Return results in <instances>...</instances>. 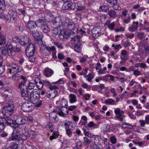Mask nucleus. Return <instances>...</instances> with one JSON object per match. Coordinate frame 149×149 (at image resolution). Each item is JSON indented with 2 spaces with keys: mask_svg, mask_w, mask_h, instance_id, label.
<instances>
[{
  "mask_svg": "<svg viewBox=\"0 0 149 149\" xmlns=\"http://www.w3.org/2000/svg\"><path fill=\"white\" fill-rule=\"evenodd\" d=\"M112 47H114L115 49H120L122 47L120 44L116 45L113 44H112Z\"/></svg>",
  "mask_w": 149,
  "mask_h": 149,
  "instance_id": "69168bd1",
  "label": "nucleus"
},
{
  "mask_svg": "<svg viewBox=\"0 0 149 149\" xmlns=\"http://www.w3.org/2000/svg\"><path fill=\"white\" fill-rule=\"evenodd\" d=\"M107 1L108 3L111 5L117 3V0H107Z\"/></svg>",
  "mask_w": 149,
  "mask_h": 149,
  "instance_id": "13d9d810",
  "label": "nucleus"
},
{
  "mask_svg": "<svg viewBox=\"0 0 149 149\" xmlns=\"http://www.w3.org/2000/svg\"><path fill=\"white\" fill-rule=\"evenodd\" d=\"M3 19L12 23L15 22L17 19V13L12 10L10 11L8 14L3 15Z\"/></svg>",
  "mask_w": 149,
  "mask_h": 149,
  "instance_id": "20e7f679",
  "label": "nucleus"
},
{
  "mask_svg": "<svg viewBox=\"0 0 149 149\" xmlns=\"http://www.w3.org/2000/svg\"><path fill=\"white\" fill-rule=\"evenodd\" d=\"M6 42V37L0 33V45H4Z\"/></svg>",
  "mask_w": 149,
  "mask_h": 149,
  "instance_id": "7c9ffc66",
  "label": "nucleus"
},
{
  "mask_svg": "<svg viewBox=\"0 0 149 149\" xmlns=\"http://www.w3.org/2000/svg\"><path fill=\"white\" fill-rule=\"evenodd\" d=\"M72 34H71L70 32H69L65 29L63 30L60 31L59 34V38L60 40H64L65 39H67L68 36H70Z\"/></svg>",
  "mask_w": 149,
  "mask_h": 149,
  "instance_id": "9d476101",
  "label": "nucleus"
},
{
  "mask_svg": "<svg viewBox=\"0 0 149 149\" xmlns=\"http://www.w3.org/2000/svg\"><path fill=\"white\" fill-rule=\"evenodd\" d=\"M106 149H115V146L112 144L109 143L106 146Z\"/></svg>",
  "mask_w": 149,
  "mask_h": 149,
  "instance_id": "5fc2aeb1",
  "label": "nucleus"
},
{
  "mask_svg": "<svg viewBox=\"0 0 149 149\" xmlns=\"http://www.w3.org/2000/svg\"><path fill=\"white\" fill-rule=\"evenodd\" d=\"M35 86V84L34 83L30 82L28 84V87H27V88L28 90V89L29 90H32L33 89Z\"/></svg>",
  "mask_w": 149,
  "mask_h": 149,
  "instance_id": "49530a36",
  "label": "nucleus"
},
{
  "mask_svg": "<svg viewBox=\"0 0 149 149\" xmlns=\"http://www.w3.org/2000/svg\"><path fill=\"white\" fill-rule=\"evenodd\" d=\"M133 24L131 26H129L128 27V29L131 32H134L138 29V25L139 24V22L137 21L135 22L133 21Z\"/></svg>",
  "mask_w": 149,
  "mask_h": 149,
  "instance_id": "dca6fc26",
  "label": "nucleus"
},
{
  "mask_svg": "<svg viewBox=\"0 0 149 149\" xmlns=\"http://www.w3.org/2000/svg\"><path fill=\"white\" fill-rule=\"evenodd\" d=\"M14 104L10 103H6L3 105L2 109V113L5 116H10L14 112Z\"/></svg>",
  "mask_w": 149,
  "mask_h": 149,
  "instance_id": "7ed1b4c3",
  "label": "nucleus"
},
{
  "mask_svg": "<svg viewBox=\"0 0 149 149\" xmlns=\"http://www.w3.org/2000/svg\"><path fill=\"white\" fill-rule=\"evenodd\" d=\"M112 7L113 9L115 10H120L121 9V8L119 6L118 4L117 3H116L115 4H113L112 5Z\"/></svg>",
  "mask_w": 149,
  "mask_h": 149,
  "instance_id": "603ef678",
  "label": "nucleus"
},
{
  "mask_svg": "<svg viewBox=\"0 0 149 149\" xmlns=\"http://www.w3.org/2000/svg\"><path fill=\"white\" fill-rule=\"evenodd\" d=\"M35 52V48L32 43L29 44L26 48V56L29 58V61L31 62H34L35 59L34 54Z\"/></svg>",
  "mask_w": 149,
  "mask_h": 149,
  "instance_id": "f03ea898",
  "label": "nucleus"
},
{
  "mask_svg": "<svg viewBox=\"0 0 149 149\" xmlns=\"http://www.w3.org/2000/svg\"><path fill=\"white\" fill-rule=\"evenodd\" d=\"M22 117L19 116H17L16 119L15 120L14 122L15 125H16L15 126V128H16L19 125V123L20 122L21 120Z\"/></svg>",
  "mask_w": 149,
  "mask_h": 149,
  "instance_id": "c756f323",
  "label": "nucleus"
},
{
  "mask_svg": "<svg viewBox=\"0 0 149 149\" xmlns=\"http://www.w3.org/2000/svg\"><path fill=\"white\" fill-rule=\"evenodd\" d=\"M138 66L144 69H147L148 68V67L146 65V64L143 63H139L138 64Z\"/></svg>",
  "mask_w": 149,
  "mask_h": 149,
  "instance_id": "de8ad7c7",
  "label": "nucleus"
},
{
  "mask_svg": "<svg viewBox=\"0 0 149 149\" xmlns=\"http://www.w3.org/2000/svg\"><path fill=\"white\" fill-rule=\"evenodd\" d=\"M77 108V106L76 105H72L69 106H68V107H66V109L68 111H74V109H76Z\"/></svg>",
  "mask_w": 149,
  "mask_h": 149,
  "instance_id": "8fccbe9b",
  "label": "nucleus"
},
{
  "mask_svg": "<svg viewBox=\"0 0 149 149\" xmlns=\"http://www.w3.org/2000/svg\"><path fill=\"white\" fill-rule=\"evenodd\" d=\"M91 149H102L95 143H94L92 146H91Z\"/></svg>",
  "mask_w": 149,
  "mask_h": 149,
  "instance_id": "774afa93",
  "label": "nucleus"
},
{
  "mask_svg": "<svg viewBox=\"0 0 149 149\" xmlns=\"http://www.w3.org/2000/svg\"><path fill=\"white\" fill-rule=\"evenodd\" d=\"M60 104L61 106L64 107L66 108L68 107V101L66 99L63 98L61 101Z\"/></svg>",
  "mask_w": 149,
  "mask_h": 149,
  "instance_id": "c85d7f7f",
  "label": "nucleus"
},
{
  "mask_svg": "<svg viewBox=\"0 0 149 149\" xmlns=\"http://www.w3.org/2000/svg\"><path fill=\"white\" fill-rule=\"evenodd\" d=\"M9 117L5 116L4 118H2L5 124L13 128H15V126L16 125H15L14 122L11 118H9Z\"/></svg>",
  "mask_w": 149,
  "mask_h": 149,
  "instance_id": "9b49d317",
  "label": "nucleus"
},
{
  "mask_svg": "<svg viewBox=\"0 0 149 149\" xmlns=\"http://www.w3.org/2000/svg\"><path fill=\"white\" fill-rule=\"evenodd\" d=\"M111 142L113 144H115L116 142V139L115 136H112L110 138Z\"/></svg>",
  "mask_w": 149,
  "mask_h": 149,
  "instance_id": "bf43d9fd",
  "label": "nucleus"
},
{
  "mask_svg": "<svg viewBox=\"0 0 149 149\" xmlns=\"http://www.w3.org/2000/svg\"><path fill=\"white\" fill-rule=\"evenodd\" d=\"M107 14L111 18H115L116 16V12L113 10L111 9L108 10Z\"/></svg>",
  "mask_w": 149,
  "mask_h": 149,
  "instance_id": "cd10ccee",
  "label": "nucleus"
},
{
  "mask_svg": "<svg viewBox=\"0 0 149 149\" xmlns=\"http://www.w3.org/2000/svg\"><path fill=\"white\" fill-rule=\"evenodd\" d=\"M41 28L43 32L45 33H48L50 30L49 26L45 24H42L41 26Z\"/></svg>",
  "mask_w": 149,
  "mask_h": 149,
  "instance_id": "bb28decb",
  "label": "nucleus"
},
{
  "mask_svg": "<svg viewBox=\"0 0 149 149\" xmlns=\"http://www.w3.org/2000/svg\"><path fill=\"white\" fill-rule=\"evenodd\" d=\"M93 37L95 38H97L100 36V31L97 27H95L93 28L91 31Z\"/></svg>",
  "mask_w": 149,
  "mask_h": 149,
  "instance_id": "2eb2a0df",
  "label": "nucleus"
},
{
  "mask_svg": "<svg viewBox=\"0 0 149 149\" xmlns=\"http://www.w3.org/2000/svg\"><path fill=\"white\" fill-rule=\"evenodd\" d=\"M30 40L27 37H24L22 38L19 40V43L22 45H24L29 44Z\"/></svg>",
  "mask_w": 149,
  "mask_h": 149,
  "instance_id": "412c9836",
  "label": "nucleus"
},
{
  "mask_svg": "<svg viewBox=\"0 0 149 149\" xmlns=\"http://www.w3.org/2000/svg\"><path fill=\"white\" fill-rule=\"evenodd\" d=\"M37 43L39 46V48L41 49H46V46L43 43L42 40V43H40L37 42Z\"/></svg>",
  "mask_w": 149,
  "mask_h": 149,
  "instance_id": "a18cd8bd",
  "label": "nucleus"
},
{
  "mask_svg": "<svg viewBox=\"0 0 149 149\" xmlns=\"http://www.w3.org/2000/svg\"><path fill=\"white\" fill-rule=\"evenodd\" d=\"M53 71L48 68H46L44 72V75L47 77L51 76L53 74Z\"/></svg>",
  "mask_w": 149,
  "mask_h": 149,
  "instance_id": "5701e85b",
  "label": "nucleus"
},
{
  "mask_svg": "<svg viewBox=\"0 0 149 149\" xmlns=\"http://www.w3.org/2000/svg\"><path fill=\"white\" fill-rule=\"evenodd\" d=\"M24 81L21 82L18 85V88L19 89L20 93L25 91V89L27 88V86L25 85L26 80H23Z\"/></svg>",
  "mask_w": 149,
  "mask_h": 149,
  "instance_id": "4468645a",
  "label": "nucleus"
},
{
  "mask_svg": "<svg viewBox=\"0 0 149 149\" xmlns=\"http://www.w3.org/2000/svg\"><path fill=\"white\" fill-rule=\"evenodd\" d=\"M54 44L59 49H62L63 48V47L62 45V44L59 42H54Z\"/></svg>",
  "mask_w": 149,
  "mask_h": 149,
  "instance_id": "c03bdc74",
  "label": "nucleus"
},
{
  "mask_svg": "<svg viewBox=\"0 0 149 149\" xmlns=\"http://www.w3.org/2000/svg\"><path fill=\"white\" fill-rule=\"evenodd\" d=\"M62 23L61 19L59 17H56L53 22V25L54 26V27L56 28H59L61 26Z\"/></svg>",
  "mask_w": 149,
  "mask_h": 149,
  "instance_id": "ddd939ff",
  "label": "nucleus"
},
{
  "mask_svg": "<svg viewBox=\"0 0 149 149\" xmlns=\"http://www.w3.org/2000/svg\"><path fill=\"white\" fill-rule=\"evenodd\" d=\"M21 50V47L19 45H17L13 47L11 49L12 51H13L16 53V52H19Z\"/></svg>",
  "mask_w": 149,
  "mask_h": 149,
  "instance_id": "c9c22d12",
  "label": "nucleus"
},
{
  "mask_svg": "<svg viewBox=\"0 0 149 149\" xmlns=\"http://www.w3.org/2000/svg\"><path fill=\"white\" fill-rule=\"evenodd\" d=\"M82 45L81 44L78 43L74 45V51L77 52H81L82 48Z\"/></svg>",
  "mask_w": 149,
  "mask_h": 149,
  "instance_id": "393cba45",
  "label": "nucleus"
},
{
  "mask_svg": "<svg viewBox=\"0 0 149 149\" xmlns=\"http://www.w3.org/2000/svg\"><path fill=\"white\" fill-rule=\"evenodd\" d=\"M33 109L32 103L29 101L24 102L22 106V109L25 112H29Z\"/></svg>",
  "mask_w": 149,
  "mask_h": 149,
  "instance_id": "1a4fd4ad",
  "label": "nucleus"
},
{
  "mask_svg": "<svg viewBox=\"0 0 149 149\" xmlns=\"http://www.w3.org/2000/svg\"><path fill=\"white\" fill-rule=\"evenodd\" d=\"M6 124L3 121L2 118H0V130H3L5 127Z\"/></svg>",
  "mask_w": 149,
  "mask_h": 149,
  "instance_id": "58836bf2",
  "label": "nucleus"
},
{
  "mask_svg": "<svg viewBox=\"0 0 149 149\" xmlns=\"http://www.w3.org/2000/svg\"><path fill=\"white\" fill-rule=\"evenodd\" d=\"M9 141H16L22 143L24 141L27 139L26 136L24 134L19 135L17 130H14L12 136L9 139Z\"/></svg>",
  "mask_w": 149,
  "mask_h": 149,
  "instance_id": "f257e3e1",
  "label": "nucleus"
},
{
  "mask_svg": "<svg viewBox=\"0 0 149 149\" xmlns=\"http://www.w3.org/2000/svg\"><path fill=\"white\" fill-rule=\"evenodd\" d=\"M7 48L2 50V54L5 56L8 54L9 56H14L15 55V53L11 51L13 45L10 42H8L6 45Z\"/></svg>",
  "mask_w": 149,
  "mask_h": 149,
  "instance_id": "39448f33",
  "label": "nucleus"
},
{
  "mask_svg": "<svg viewBox=\"0 0 149 149\" xmlns=\"http://www.w3.org/2000/svg\"><path fill=\"white\" fill-rule=\"evenodd\" d=\"M25 133L26 134V136L27 138V137H29L31 136H35L36 135L35 132L31 130H29L27 132H25Z\"/></svg>",
  "mask_w": 149,
  "mask_h": 149,
  "instance_id": "2f4dec72",
  "label": "nucleus"
},
{
  "mask_svg": "<svg viewBox=\"0 0 149 149\" xmlns=\"http://www.w3.org/2000/svg\"><path fill=\"white\" fill-rule=\"evenodd\" d=\"M37 26L36 23L34 21L29 20V21L27 27L30 29H33Z\"/></svg>",
  "mask_w": 149,
  "mask_h": 149,
  "instance_id": "b1692460",
  "label": "nucleus"
},
{
  "mask_svg": "<svg viewBox=\"0 0 149 149\" xmlns=\"http://www.w3.org/2000/svg\"><path fill=\"white\" fill-rule=\"evenodd\" d=\"M35 85H36L37 88L41 90L42 88L43 84L42 82L41 81L38 83H37L36 84H35Z\"/></svg>",
  "mask_w": 149,
  "mask_h": 149,
  "instance_id": "3c124183",
  "label": "nucleus"
},
{
  "mask_svg": "<svg viewBox=\"0 0 149 149\" xmlns=\"http://www.w3.org/2000/svg\"><path fill=\"white\" fill-rule=\"evenodd\" d=\"M59 135L57 132L54 131L52 133V135L50 137V139L51 141L53 140L54 139L57 138Z\"/></svg>",
  "mask_w": 149,
  "mask_h": 149,
  "instance_id": "4c0bfd02",
  "label": "nucleus"
},
{
  "mask_svg": "<svg viewBox=\"0 0 149 149\" xmlns=\"http://www.w3.org/2000/svg\"><path fill=\"white\" fill-rule=\"evenodd\" d=\"M55 111H56L54 110L53 112L50 113L49 114V117L51 120H54L55 121H57L56 119L57 118V113L56 112V113H55Z\"/></svg>",
  "mask_w": 149,
  "mask_h": 149,
  "instance_id": "a878e982",
  "label": "nucleus"
},
{
  "mask_svg": "<svg viewBox=\"0 0 149 149\" xmlns=\"http://www.w3.org/2000/svg\"><path fill=\"white\" fill-rule=\"evenodd\" d=\"M32 34L34 38L35 37H37V35H38V34L39 33V32L37 31V30H32L31 31Z\"/></svg>",
  "mask_w": 149,
  "mask_h": 149,
  "instance_id": "0e129e2a",
  "label": "nucleus"
},
{
  "mask_svg": "<svg viewBox=\"0 0 149 149\" xmlns=\"http://www.w3.org/2000/svg\"><path fill=\"white\" fill-rule=\"evenodd\" d=\"M66 24L68 29L70 31L71 34H75L77 35L78 33V30L77 28H76L75 23L71 20L66 21Z\"/></svg>",
  "mask_w": 149,
  "mask_h": 149,
  "instance_id": "0eeeda50",
  "label": "nucleus"
},
{
  "mask_svg": "<svg viewBox=\"0 0 149 149\" xmlns=\"http://www.w3.org/2000/svg\"><path fill=\"white\" fill-rule=\"evenodd\" d=\"M131 44V42L129 40H127L125 41L123 44V45L125 47H127L130 46Z\"/></svg>",
  "mask_w": 149,
  "mask_h": 149,
  "instance_id": "052dcab7",
  "label": "nucleus"
},
{
  "mask_svg": "<svg viewBox=\"0 0 149 149\" xmlns=\"http://www.w3.org/2000/svg\"><path fill=\"white\" fill-rule=\"evenodd\" d=\"M139 122L140 123V126L141 127H144L145 125L147 124L146 121L145 120H139Z\"/></svg>",
  "mask_w": 149,
  "mask_h": 149,
  "instance_id": "338daca9",
  "label": "nucleus"
},
{
  "mask_svg": "<svg viewBox=\"0 0 149 149\" xmlns=\"http://www.w3.org/2000/svg\"><path fill=\"white\" fill-rule=\"evenodd\" d=\"M12 79L15 81H18L19 79H22L23 80H25L26 77L22 75H20L17 73L14 74L12 76Z\"/></svg>",
  "mask_w": 149,
  "mask_h": 149,
  "instance_id": "a211bd4d",
  "label": "nucleus"
},
{
  "mask_svg": "<svg viewBox=\"0 0 149 149\" xmlns=\"http://www.w3.org/2000/svg\"><path fill=\"white\" fill-rule=\"evenodd\" d=\"M29 93L30 92L27 90L26 92L24 91L21 93V95L24 98V99L28 100L27 101H29L30 99Z\"/></svg>",
  "mask_w": 149,
  "mask_h": 149,
  "instance_id": "4be33fe9",
  "label": "nucleus"
},
{
  "mask_svg": "<svg viewBox=\"0 0 149 149\" xmlns=\"http://www.w3.org/2000/svg\"><path fill=\"white\" fill-rule=\"evenodd\" d=\"M103 126L105 129L103 130V132L104 133H106L109 131V127L107 124H105L103 125Z\"/></svg>",
  "mask_w": 149,
  "mask_h": 149,
  "instance_id": "4d7b16f0",
  "label": "nucleus"
},
{
  "mask_svg": "<svg viewBox=\"0 0 149 149\" xmlns=\"http://www.w3.org/2000/svg\"><path fill=\"white\" fill-rule=\"evenodd\" d=\"M64 107L61 106L60 109H56V111L59 115L62 117H64L65 114H68V110H67L66 111L65 113L63 112L64 111Z\"/></svg>",
  "mask_w": 149,
  "mask_h": 149,
  "instance_id": "6ab92c4d",
  "label": "nucleus"
},
{
  "mask_svg": "<svg viewBox=\"0 0 149 149\" xmlns=\"http://www.w3.org/2000/svg\"><path fill=\"white\" fill-rule=\"evenodd\" d=\"M88 126L89 127H93L94 128L98 127V126L94 123L93 121H90L88 124Z\"/></svg>",
  "mask_w": 149,
  "mask_h": 149,
  "instance_id": "79ce46f5",
  "label": "nucleus"
},
{
  "mask_svg": "<svg viewBox=\"0 0 149 149\" xmlns=\"http://www.w3.org/2000/svg\"><path fill=\"white\" fill-rule=\"evenodd\" d=\"M120 58L121 59L128 60L129 58V54L125 50H123L121 51Z\"/></svg>",
  "mask_w": 149,
  "mask_h": 149,
  "instance_id": "f3484780",
  "label": "nucleus"
},
{
  "mask_svg": "<svg viewBox=\"0 0 149 149\" xmlns=\"http://www.w3.org/2000/svg\"><path fill=\"white\" fill-rule=\"evenodd\" d=\"M94 77V76L91 73H89L88 75L84 76V77L86 79V80L89 82H91Z\"/></svg>",
  "mask_w": 149,
  "mask_h": 149,
  "instance_id": "e433bc0d",
  "label": "nucleus"
},
{
  "mask_svg": "<svg viewBox=\"0 0 149 149\" xmlns=\"http://www.w3.org/2000/svg\"><path fill=\"white\" fill-rule=\"evenodd\" d=\"M19 38L17 36H15L12 37V43L15 42V43L19 42Z\"/></svg>",
  "mask_w": 149,
  "mask_h": 149,
  "instance_id": "864d4df0",
  "label": "nucleus"
},
{
  "mask_svg": "<svg viewBox=\"0 0 149 149\" xmlns=\"http://www.w3.org/2000/svg\"><path fill=\"white\" fill-rule=\"evenodd\" d=\"M42 36L41 34H40L39 33L38 35H37V37H35L34 38L35 40L36 41V42H38V43H42Z\"/></svg>",
  "mask_w": 149,
  "mask_h": 149,
  "instance_id": "72a5a7b5",
  "label": "nucleus"
},
{
  "mask_svg": "<svg viewBox=\"0 0 149 149\" xmlns=\"http://www.w3.org/2000/svg\"><path fill=\"white\" fill-rule=\"evenodd\" d=\"M80 36H75L74 37H71V42L72 44L74 45L79 43L80 42Z\"/></svg>",
  "mask_w": 149,
  "mask_h": 149,
  "instance_id": "aec40b11",
  "label": "nucleus"
},
{
  "mask_svg": "<svg viewBox=\"0 0 149 149\" xmlns=\"http://www.w3.org/2000/svg\"><path fill=\"white\" fill-rule=\"evenodd\" d=\"M5 66L3 65H0V75L3 73L5 71Z\"/></svg>",
  "mask_w": 149,
  "mask_h": 149,
  "instance_id": "e2e57ef3",
  "label": "nucleus"
},
{
  "mask_svg": "<svg viewBox=\"0 0 149 149\" xmlns=\"http://www.w3.org/2000/svg\"><path fill=\"white\" fill-rule=\"evenodd\" d=\"M9 147L10 149H18V145L14 143H11Z\"/></svg>",
  "mask_w": 149,
  "mask_h": 149,
  "instance_id": "ea45409f",
  "label": "nucleus"
},
{
  "mask_svg": "<svg viewBox=\"0 0 149 149\" xmlns=\"http://www.w3.org/2000/svg\"><path fill=\"white\" fill-rule=\"evenodd\" d=\"M100 9H101L103 11H104L105 12H108V8L107 6H100Z\"/></svg>",
  "mask_w": 149,
  "mask_h": 149,
  "instance_id": "6e6d98bb",
  "label": "nucleus"
},
{
  "mask_svg": "<svg viewBox=\"0 0 149 149\" xmlns=\"http://www.w3.org/2000/svg\"><path fill=\"white\" fill-rule=\"evenodd\" d=\"M69 96L70 98V101L71 103L75 102L77 101L76 96L74 95L71 94Z\"/></svg>",
  "mask_w": 149,
  "mask_h": 149,
  "instance_id": "f704fd0d",
  "label": "nucleus"
},
{
  "mask_svg": "<svg viewBox=\"0 0 149 149\" xmlns=\"http://www.w3.org/2000/svg\"><path fill=\"white\" fill-rule=\"evenodd\" d=\"M77 10H83V11L84 12H86V6L81 4L77 5Z\"/></svg>",
  "mask_w": 149,
  "mask_h": 149,
  "instance_id": "473e14b6",
  "label": "nucleus"
},
{
  "mask_svg": "<svg viewBox=\"0 0 149 149\" xmlns=\"http://www.w3.org/2000/svg\"><path fill=\"white\" fill-rule=\"evenodd\" d=\"M19 72L18 65L14 63L10 64L8 69V73L11 75Z\"/></svg>",
  "mask_w": 149,
  "mask_h": 149,
  "instance_id": "6e6552de",
  "label": "nucleus"
},
{
  "mask_svg": "<svg viewBox=\"0 0 149 149\" xmlns=\"http://www.w3.org/2000/svg\"><path fill=\"white\" fill-rule=\"evenodd\" d=\"M50 90L46 93V96L49 99H52L55 97L58 94L57 89H58L55 86H53L49 87Z\"/></svg>",
  "mask_w": 149,
  "mask_h": 149,
  "instance_id": "423d86ee",
  "label": "nucleus"
},
{
  "mask_svg": "<svg viewBox=\"0 0 149 149\" xmlns=\"http://www.w3.org/2000/svg\"><path fill=\"white\" fill-rule=\"evenodd\" d=\"M5 3L4 0H0V10H3L5 9Z\"/></svg>",
  "mask_w": 149,
  "mask_h": 149,
  "instance_id": "a19ab883",
  "label": "nucleus"
},
{
  "mask_svg": "<svg viewBox=\"0 0 149 149\" xmlns=\"http://www.w3.org/2000/svg\"><path fill=\"white\" fill-rule=\"evenodd\" d=\"M69 10H74L76 7V4L75 3H69Z\"/></svg>",
  "mask_w": 149,
  "mask_h": 149,
  "instance_id": "37998d69",
  "label": "nucleus"
},
{
  "mask_svg": "<svg viewBox=\"0 0 149 149\" xmlns=\"http://www.w3.org/2000/svg\"><path fill=\"white\" fill-rule=\"evenodd\" d=\"M40 97V93H34L33 91L30 93L29 100L36 102L38 101Z\"/></svg>",
  "mask_w": 149,
  "mask_h": 149,
  "instance_id": "f8f14e48",
  "label": "nucleus"
},
{
  "mask_svg": "<svg viewBox=\"0 0 149 149\" xmlns=\"http://www.w3.org/2000/svg\"><path fill=\"white\" fill-rule=\"evenodd\" d=\"M45 49L49 52H50L56 50V48L54 46H52L51 47L49 46H47Z\"/></svg>",
  "mask_w": 149,
  "mask_h": 149,
  "instance_id": "09e8293b",
  "label": "nucleus"
},
{
  "mask_svg": "<svg viewBox=\"0 0 149 149\" xmlns=\"http://www.w3.org/2000/svg\"><path fill=\"white\" fill-rule=\"evenodd\" d=\"M107 26L111 30H113L115 27V24L114 22H113Z\"/></svg>",
  "mask_w": 149,
  "mask_h": 149,
  "instance_id": "680f3d73",
  "label": "nucleus"
}]
</instances>
